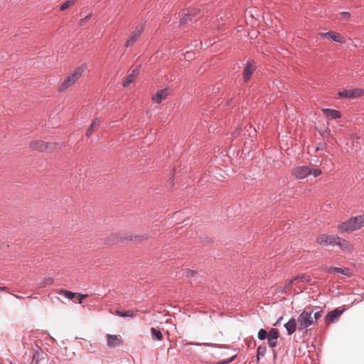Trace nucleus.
<instances>
[{"label":"nucleus","mask_w":364,"mask_h":364,"mask_svg":"<svg viewBox=\"0 0 364 364\" xmlns=\"http://www.w3.org/2000/svg\"><path fill=\"white\" fill-rule=\"evenodd\" d=\"M282 319V317H280V318L277 320V321L275 323H274V326H277V325L279 323V321H280Z\"/></svg>","instance_id":"nucleus-47"},{"label":"nucleus","mask_w":364,"mask_h":364,"mask_svg":"<svg viewBox=\"0 0 364 364\" xmlns=\"http://www.w3.org/2000/svg\"><path fill=\"white\" fill-rule=\"evenodd\" d=\"M345 311V309L336 308L328 312L325 317V322L327 326L337 319Z\"/></svg>","instance_id":"nucleus-10"},{"label":"nucleus","mask_w":364,"mask_h":364,"mask_svg":"<svg viewBox=\"0 0 364 364\" xmlns=\"http://www.w3.org/2000/svg\"><path fill=\"white\" fill-rule=\"evenodd\" d=\"M331 271L333 274H341L348 277L353 276V272L349 268L333 267Z\"/></svg>","instance_id":"nucleus-23"},{"label":"nucleus","mask_w":364,"mask_h":364,"mask_svg":"<svg viewBox=\"0 0 364 364\" xmlns=\"http://www.w3.org/2000/svg\"><path fill=\"white\" fill-rule=\"evenodd\" d=\"M151 333L154 340L161 341L163 339V335L159 329L152 327L151 328Z\"/></svg>","instance_id":"nucleus-29"},{"label":"nucleus","mask_w":364,"mask_h":364,"mask_svg":"<svg viewBox=\"0 0 364 364\" xmlns=\"http://www.w3.org/2000/svg\"><path fill=\"white\" fill-rule=\"evenodd\" d=\"M315 310H317L316 311H314V321H315V323L317 322V321L321 317V314L323 312V309L320 307H314Z\"/></svg>","instance_id":"nucleus-33"},{"label":"nucleus","mask_w":364,"mask_h":364,"mask_svg":"<svg viewBox=\"0 0 364 364\" xmlns=\"http://www.w3.org/2000/svg\"><path fill=\"white\" fill-rule=\"evenodd\" d=\"M37 350L35 351L32 356V364H38V362L42 359L41 355L43 354L42 349L39 346H36Z\"/></svg>","instance_id":"nucleus-26"},{"label":"nucleus","mask_w":364,"mask_h":364,"mask_svg":"<svg viewBox=\"0 0 364 364\" xmlns=\"http://www.w3.org/2000/svg\"><path fill=\"white\" fill-rule=\"evenodd\" d=\"M269 336V331L267 332L265 329L261 328L258 332V338L259 340H264Z\"/></svg>","instance_id":"nucleus-34"},{"label":"nucleus","mask_w":364,"mask_h":364,"mask_svg":"<svg viewBox=\"0 0 364 364\" xmlns=\"http://www.w3.org/2000/svg\"><path fill=\"white\" fill-rule=\"evenodd\" d=\"M144 31V26L138 25L135 29L131 33L129 38L125 43V47L129 48L134 45V43L139 38Z\"/></svg>","instance_id":"nucleus-6"},{"label":"nucleus","mask_w":364,"mask_h":364,"mask_svg":"<svg viewBox=\"0 0 364 364\" xmlns=\"http://www.w3.org/2000/svg\"><path fill=\"white\" fill-rule=\"evenodd\" d=\"M311 174H312L314 177H318L322 174V171L320 168H314L311 166Z\"/></svg>","instance_id":"nucleus-38"},{"label":"nucleus","mask_w":364,"mask_h":364,"mask_svg":"<svg viewBox=\"0 0 364 364\" xmlns=\"http://www.w3.org/2000/svg\"><path fill=\"white\" fill-rule=\"evenodd\" d=\"M245 129H246V132H248V135L250 136V137H254L256 136V129L255 127H253L251 124H247L246 127H245Z\"/></svg>","instance_id":"nucleus-35"},{"label":"nucleus","mask_w":364,"mask_h":364,"mask_svg":"<svg viewBox=\"0 0 364 364\" xmlns=\"http://www.w3.org/2000/svg\"><path fill=\"white\" fill-rule=\"evenodd\" d=\"M336 245H338L343 252L346 253H351L353 248L350 242L340 237L336 240Z\"/></svg>","instance_id":"nucleus-14"},{"label":"nucleus","mask_w":364,"mask_h":364,"mask_svg":"<svg viewBox=\"0 0 364 364\" xmlns=\"http://www.w3.org/2000/svg\"><path fill=\"white\" fill-rule=\"evenodd\" d=\"M324 112L326 113L328 116L331 117L333 119H339L341 117V112L336 109H326L324 110Z\"/></svg>","instance_id":"nucleus-28"},{"label":"nucleus","mask_w":364,"mask_h":364,"mask_svg":"<svg viewBox=\"0 0 364 364\" xmlns=\"http://www.w3.org/2000/svg\"><path fill=\"white\" fill-rule=\"evenodd\" d=\"M321 36L331 38L333 41L343 43H345L344 37L340 33L335 31H328L321 34Z\"/></svg>","instance_id":"nucleus-17"},{"label":"nucleus","mask_w":364,"mask_h":364,"mask_svg":"<svg viewBox=\"0 0 364 364\" xmlns=\"http://www.w3.org/2000/svg\"><path fill=\"white\" fill-rule=\"evenodd\" d=\"M150 238V235L148 233H143L141 235H133V241L134 243H141L148 240Z\"/></svg>","instance_id":"nucleus-24"},{"label":"nucleus","mask_w":364,"mask_h":364,"mask_svg":"<svg viewBox=\"0 0 364 364\" xmlns=\"http://www.w3.org/2000/svg\"><path fill=\"white\" fill-rule=\"evenodd\" d=\"M107 346L112 348L120 346L123 344L122 340L118 338L117 336L110 334L107 335Z\"/></svg>","instance_id":"nucleus-16"},{"label":"nucleus","mask_w":364,"mask_h":364,"mask_svg":"<svg viewBox=\"0 0 364 364\" xmlns=\"http://www.w3.org/2000/svg\"><path fill=\"white\" fill-rule=\"evenodd\" d=\"M291 279L293 280V282L296 280H300L308 284H309L311 281V277L305 274H299Z\"/></svg>","instance_id":"nucleus-30"},{"label":"nucleus","mask_w":364,"mask_h":364,"mask_svg":"<svg viewBox=\"0 0 364 364\" xmlns=\"http://www.w3.org/2000/svg\"><path fill=\"white\" fill-rule=\"evenodd\" d=\"M139 312V310L136 309L134 311L128 310V311H121L117 310L114 313L115 315L121 316V317H134Z\"/></svg>","instance_id":"nucleus-22"},{"label":"nucleus","mask_w":364,"mask_h":364,"mask_svg":"<svg viewBox=\"0 0 364 364\" xmlns=\"http://www.w3.org/2000/svg\"><path fill=\"white\" fill-rule=\"evenodd\" d=\"M364 95V90L363 89H353V90H344L339 91L338 95L342 98L353 99L360 97Z\"/></svg>","instance_id":"nucleus-7"},{"label":"nucleus","mask_w":364,"mask_h":364,"mask_svg":"<svg viewBox=\"0 0 364 364\" xmlns=\"http://www.w3.org/2000/svg\"><path fill=\"white\" fill-rule=\"evenodd\" d=\"M14 296H15V297L20 298V296H18V295L15 294Z\"/></svg>","instance_id":"nucleus-49"},{"label":"nucleus","mask_w":364,"mask_h":364,"mask_svg":"<svg viewBox=\"0 0 364 364\" xmlns=\"http://www.w3.org/2000/svg\"><path fill=\"white\" fill-rule=\"evenodd\" d=\"M65 147V144L60 142H46V153L58 151Z\"/></svg>","instance_id":"nucleus-18"},{"label":"nucleus","mask_w":364,"mask_h":364,"mask_svg":"<svg viewBox=\"0 0 364 364\" xmlns=\"http://www.w3.org/2000/svg\"><path fill=\"white\" fill-rule=\"evenodd\" d=\"M90 18V15H88V16H87L85 18V19H84L83 21H87V19H89Z\"/></svg>","instance_id":"nucleus-48"},{"label":"nucleus","mask_w":364,"mask_h":364,"mask_svg":"<svg viewBox=\"0 0 364 364\" xmlns=\"http://www.w3.org/2000/svg\"><path fill=\"white\" fill-rule=\"evenodd\" d=\"M341 15L343 18H348L350 16V13L348 12H342Z\"/></svg>","instance_id":"nucleus-45"},{"label":"nucleus","mask_w":364,"mask_h":364,"mask_svg":"<svg viewBox=\"0 0 364 364\" xmlns=\"http://www.w3.org/2000/svg\"><path fill=\"white\" fill-rule=\"evenodd\" d=\"M332 269H333V267H328L327 264H325L323 265L322 267H321V269L326 272H328V273H332Z\"/></svg>","instance_id":"nucleus-41"},{"label":"nucleus","mask_w":364,"mask_h":364,"mask_svg":"<svg viewBox=\"0 0 364 364\" xmlns=\"http://www.w3.org/2000/svg\"><path fill=\"white\" fill-rule=\"evenodd\" d=\"M121 233V242H132L133 241V235L132 234L127 232H120Z\"/></svg>","instance_id":"nucleus-31"},{"label":"nucleus","mask_w":364,"mask_h":364,"mask_svg":"<svg viewBox=\"0 0 364 364\" xmlns=\"http://www.w3.org/2000/svg\"><path fill=\"white\" fill-rule=\"evenodd\" d=\"M140 69L141 65L136 66L134 70H132V73L124 79L122 82V86L124 87H128L132 82L134 81L136 77L139 75Z\"/></svg>","instance_id":"nucleus-11"},{"label":"nucleus","mask_w":364,"mask_h":364,"mask_svg":"<svg viewBox=\"0 0 364 364\" xmlns=\"http://www.w3.org/2000/svg\"><path fill=\"white\" fill-rule=\"evenodd\" d=\"M77 295H78V296L80 297L79 301H78V304H82L83 299H85V298L88 296L87 294H82L80 293L77 294Z\"/></svg>","instance_id":"nucleus-43"},{"label":"nucleus","mask_w":364,"mask_h":364,"mask_svg":"<svg viewBox=\"0 0 364 364\" xmlns=\"http://www.w3.org/2000/svg\"><path fill=\"white\" fill-rule=\"evenodd\" d=\"M54 283V279L52 277L44 278L41 282L38 283V288H44L48 286H51Z\"/></svg>","instance_id":"nucleus-27"},{"label":"nucleus","mask_w":364,"mask_h":364,"mask_svg":"<svg viewBox=\"0 0 364 364\" xmlns=\"http://www.w3.org/2000/svg\"><path fill=\"white\" fill-rule=\"evenodd\" d=\"M292 284H293L292 279L287 280L285 282V284L283 287L281 286V287H278L277 288V292L282 293V294H287V291L291 289Z\"/></svg>","instance_id":"nucleus-25"},{"label":"nucleus","mask_w":364,"mask_h":364,"mask_svg":"<svg viewBox=\"0 0 364 364\" xmlns=\"http://www.w3.org/2000/svg\"><path fill=\"white\" fill-rule=\"evenodd\" d=\"M100 123H101V120L100 118H95L91 124L90 125V127H88V129H87L86 131V133H85V135L87 136H90L92 133L94 132V131H96L100 126Z\"/></svg>","instance_id":"nucleus-20"},{"label":"nucleus","mask_w":364,"mask_h":364,"mask_svg":"<svg viewBox=\"0 0 364 364\" xmlns=\"http://www.w3.org/2000/svg\"><path fill=\"white\" fill-rule=\"evenodd\" d=\"M235 357H236V355L232 356L230 358L220 360L217 363V364H228V363H231L235 358Z\"/></svg>","instance_id":"nucleus-39"},{"label":"nucleus","mask_w":364,"mask_h":364,"mask_svg":"<svg viewBox=\"0 0 364 364\" xmlns=\"http://www.w3.org/2000/svg\"><path fill=\"white\" fill-rule=\"evenodd\" d=\"M314 311L315 309L311 306H307L304 308L297 318L299 331H303L310 326L315 324V321H314L313 316H311Z\"/></svg>","instance_id":"nucleus-3"},{"label":"nucleus","mask_w":364,"mask_h":364,"mask_svg":"<svg viewBox=\"0 0 364 364\" xmlns=\"http://www.w3.org/2000/svg\"><path fill=\"white\" fill-rule=\"evenodd\" d=\"M256 69L257 65L255 62L252 59L248 60L242 71V79L245 83L247 82L251 79Z\"/></svg>","instance_id":"nucleus-5"},{"label":"nucleus","mask_w":364,"mask_h":364,"mask_svg":"<svg viewBox=\"0 0 364 364\" xmlns=\"http://www.w3.org/2000/svg\"><path fill=\"white\" fill-rule=\"evenodd\" d=\"M60 294H63L65 297L70 299H73L75 296L77 295V293H73L66 289H61L60 291Z\"/></svg>","instance_id":"nucleus-36"},{"label":"nucleus","mask_w":364,"mask_h":364,"mask_svg":"<svg viewBox=\"0 0 364 364\" xmlns=\"http://www.w3.org/2000/svg\"><path fill=\"white\" fill-rule=\"evenodd\" d=\"M338 239V236L322 234L317 236L316 241L318 245H336Z\"/></svg>","instance_id":"nucleus-9"},{"label":"nucleus","mask_w":364,"mask_h":364,"mask_svg":"<svg viewBox=\"0 0 364 364\" xmlns=\"http://www.w3.org/2000/svg\"><path fill=\"white\" fill-rule=\"evenodd\" d=\"M332 269H333V267H328L327 264H325L323 265L322 267H321V269L326 272H328V273H332Z\"/></svg>","instance_id":"nucleus-40"},{"label":"nucleus","mask_w":364,"mask_h":364,"mask_svg":"<svg viewBox=\"0 0 364 364\" xmlns=\"http://www.w3.org/2000/svg\"><path fill=\"white\" fill-rule=\"evenodd\" d=\"M86 69V64H82L75 68V70L63 81L60 85L58 87V91L62 92L73 86L82 77Z\"/></svg>","instance_id":"nucleus-2"},{"label":"nucleus","mask_w":364,"mask_h":364,"mask_svg":"<svg viewBox=\"0 0 364 364\" xmlns=\"http://www.w3.org/2000/svg\"><path fill=\"white\" fill-rule=\"evenodd\" d=\"M266 346H258L257 349V360H259L260 358V356H264L266 353Z\"/></svg>","instance_id":"nucleus-32"},{"label":"nucleus","mask_w":364,"mask_h":364,"mask_svg":"<svg viewBox=\"0 0 364 364\" xmlns=\"http://www.w3.org/2000/svg\"><path fill=\"white\" fill-rule=\"evenodd\" d=\"M168 95L167 90L163 89V90H159L155 95L152 97V100L154 101L156 103H161L162 100H165Z\"/></svg>","instance_id":"nucleus-19"},{"label":"nucleus","mask_w":364,"mask_h":364,"mask_svg":"<svg viewBox=\"0 0 364 364\" xmlns=\"http://www.w3.org/2000/svg\"><path fill=\"white\" fill-rule=\"evenodd\" d=\"M105 243L108 245H113L121 243V233L113 232L105 238Z\"/></svg>","instance_id":"nucleus-15"},{"label":"nucleus","mask_w":364,"mask_h":364,"mask_svg":"<svg viewBox=\"0 0 364 364\" xmlns=\"http://www.w3.org/2000/svg\"><path fill=\"white\" fill-rule=\"evenodd\" d=\"M0 291H6V292H9V288L7 287H0Z\"/></svg>","instance_id":"nucleus-46"},{"label":"nucleus","mask_w":364,"mask_h":364,"mask_svg":"<svg viewBox=\"0 0 364 364\" xmlns=\"http://www.w3.org/2000/svg\"><path fill=\"white\" fill-rule=\"evenodd\" d=\"M364 226V215H359L351 217L345 222L341 223L337 226V230L340 233L353 232L360 230Z\"/></svg>","instance_id":"nucleus-1"},{"label":"nucleus","mask_w":364,"mask_h":364,"mask_svg":"<svg viewBox=\"0 0 364 364\" xmlns=\"http://www.w3.org/2000/svg\"><path fill=\"white\" fill-rule=\"evenodd\" d=\"M200 9H189L186 11V12H184L183 14L182 17L180 19V24H186L191 23L193 19L196 20V18L200 14Z\"/></svg>","instance_id":"nucleus-4"},{"label":"nucleus","mask_w":364,"mask_h":364,"mask_svg":"<svg viewBox=\"0 0 364 364\" xmlns=\"http://www.w3.org/2000/svg\"><path fill=\"white\" fill-rule=\"evenodd\" d=\"M310 166H301L295 167L292 171V175L298 179H304L308 176L311 175Z\"/></svg>","instance_id":"nucleus-8"},{"label":"nucleus","mask_w":364,"mask_h":364,"mask_svg":"<svg viewBox=\"0 0 364 364\" xmlns=\"http://www.w3.org/2000/svg\"><path fill=\"white\" fill-rule=\"evenodd\" d=\"M197 274V272L195 271V270H191V269H188L187 271V274L186 276L188 277H194L196 274Z\"/></svg>","instance_id":"nucleus-42"},{"label":"nucleus","mask_w":364,"mask_h":364,"mask_svg":"<svg viewBox=\"0 0 364 364\" xmlns=\"http://www.w3.org/2000/svg\"><path fill=\"white\" fill-rule=\"evenodd\" d=\"M29 148L33 151L46 152V142L41 139L32 140L29 142Z\"/></svg>","instance_id":"nucleus-12"},{"label":"nucleus","mask_w":364,"mask_h":364,"mask_svg":"<svg viewBox=\"0 0 364 364\" xmlns=\"http://www.w3.org/2000/svg\"><path fill=\"white\" fill-rule=\"evenodd\" d=\"M284 327L288 333V335H292L296 329V321L294 318H291L289 321L284 324Z\"/></svg>","instance_id":"nucleus-21"},{"label":"nucleus","mask_w":364,"mask_h":364,"mask_svg":"<svg viewBox=\"0 0 364 364\" xmlns=\"http://www.w3.org/2000/svg\"><path fill=\"white\" fill-rule=\"evenodd\" d=\"M74 4V1H65V3H63L61 6H60V11H65V9H67L68 8H69L71 5H73Z\"/></svg>","instance_id":"nucleus-37"},{"label":"nucleus","mask_w":364,"mask_h":364,"mask_svg":"<svg viewBox=\"0 0 364 364\" xmlns=\"http://www.w3.org/2000/svg\"><path fill=\"white\" fill-rule=\"evenodd\" d=\"M326 144L325 143H321L319 144L318 146H317L316 150L318 151V150H323L326 148Z\"/></svg>","instance_id":"nucleus-44"},{"label":"nucleus","mask_w":364,"mask_h":364,"mask_svg":"<svg viewBox=\"0 0 364 364\" xmlns=\"http://www.w3.org/2000/svg\"><path fill=\"white\" fill-rule=\"evenodd\" d=\"M279 337V330L275 328H272L269 331V336L267 338V343L270 348H274L277 346V339Z\"/></svg>","instance_id":"nucleus-13"}]
</instances>
